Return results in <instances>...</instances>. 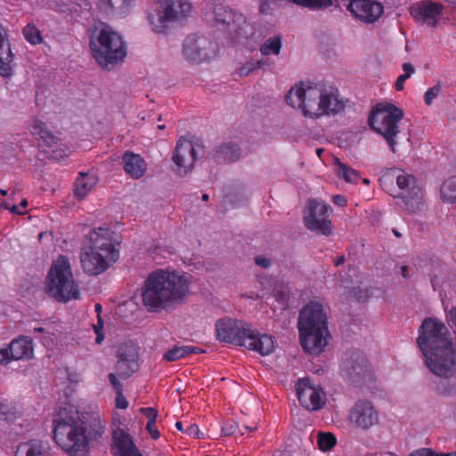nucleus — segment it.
I'll use <instances>...</instances> for the list:
<instances>
[{"mask_svg":"<svg viewBox=\"0 0 456 456\" xmlns=\"http://www.w3.org/2000/svg\"><path fill=\"white\" fill-rule=\"evenodd\" d=\"M80 262L84 273L94 276L104 273L115 263L86 245L82 247Z\"/></svg>","mask_w":456,"mask_h":456,"instance_id":"nucleus-19","label":"nucleus"},{"mask_svg":"<svg viewBox=\"0 0 456 456\" xmlns=\"http://www.w3.org/2000/svg\"><path fill=\"white\" fill-rule=\"evenodd\" d=\"M344 370L352 379L364 375L368 369V362L364 354L359 350L350 352L349 357L345 359Z\"/></svg>","mask_w":456,"mask_h":456,"instance_id":"nucleus-27","label":"nucleus"},{"mask_svg":"<svg viewBox=\"0 0 456 456\" xmlns=\"http://www.w3.org/2000/svg\"><path fill=\"white\" fill-rule=\"evenodd\" d=\"M15 415L14 408L5 401H0V419H12Z\"/></svg>","mask_w":456,"mask_h":456,"instance_id":"nucleus-43","label":"nucleus"},{"mask_svg":"<svg viewBox=\"0 0 456 456\" xmlns=\"http://www.w3.org/2000/svg\"><path fill=\"white\" fill-rule=\"evenodd\" d=\"M11 212L13 213V214H17V215H22L23 214V211L20 210L19 207L18 206H12L11 208H10Z\"/></svg>","mask_w":456,"mask_h":456,"instance_id":"nucleus-60","label":"nucleus"},{"mask_svg":"<svg viewBox=\"0 0 456 456\" xmlns=\"http://www.w3.org/2000/svg\"><path fill=\"white\" fill-rule=\"evenodd\" d=\"M409 456H456V452L438 453L429 448H420L411 452Z\"/></svg>","mask_w":456,"mask_h":456,"instance_id":"nucleus-44","label":"nucleus"},{"mask_svg":"<svg viewBox=\"0 0 456 456\" xmlns=\"http://www.w3.org/2000/svg\"><path fill=\"white\" fill-rule=\"evenodd\" d=\"M112 436L117 456H142L132 436L126 430L117 428L113 430Z\"/></svg>","mask_w":456,"mask_h":456,"instance_id":"nucleus-24","label":"nucleus"},{"mask_svg":"<svg viewBox=\"0 0 456 456\" xmlns=\"http://www.w3.org/2000/svg\"><path fill=\"white\" fill-rule=\"evenodd\" d=\"M45 289L59 302L79 299V287L74 281L70 263L66 256H59L53 262L46 278Z\"/></svg>","mask_w":456,"mask_h":456,"instance_id":"nucleus-7","label":"nucleus"},{"mask_svg":"<svg viewBox=\"0 0 456 456\" xmlns=\"http://www.w3.org/2000/svg\"><path fill=\"white\" fill-rule=\"evenodd\" d=\"M285 99L289 105L313 118L335 116L346 108V100L337 87L320 83L301 82L289 89Z\"/></svg>","mask_w":456,"mask_h":456,"instance_id":"nucleus-2","label":"nucleus"},{"mask_svg":"<svg viewBox=\"0 0 456 456\" xmlns=\"http://www.w3.org/2000/svg\"><path fill=\"white\" fill-rule=\"evenodd\" d=\"M116 407L118 409H126L128 407V402L126 399V397L123 395L122 391L121 392H116Z\"/></svg>","mask_w":456,"mask_h":456,"instance_id":"nucleus-49","label":"nucleus"},{"mask_svg":"<svg viewBox=\"0 0 456 456\" xmlns=\"http://www.w3.org/2000/svg\"><path fill=\"white\" fill-rule=\"evenodd\" d=\"M138 364L133 354L118 352L116 369L122 378H128L137 370Z\"/></svg>","mask_w":456,"mask_h":456,"instance_id":"nucleus-33","label":"nucleus"},{"mask_svg":"<svg viewBox=\"0 0 456 456\" xmlns=\"http://www.w3.org/2000/svg\"><path fill=\"white\" fill-rule=\"evenodd\" d=\"M22 35L25 40L33 45H40L44 42L42 32L38 27L33 23H28L22 29Z\"/></svg>","mask_w":456,"mask_h":456,"instance_id":"nucleus-36","label":"nucleus"},{"mask_svg":"<svg viewBox=\"0 0 456 456\" xmlns=\"http://www.w3.org/2000/svg\"><path fill=\"white\" fill-rule=\"evenodd\" d=\"M403 69L404 71V74L403 75L406 76L407 78H409L415 71L414 67L409 62H405L403 64Z\"/></svg>","mask_w":456,"mask_h":456,"instance_id":"nucleus-56","label":"nucleus"},{"mask_svg":"<svg viewBox=\"0 0 456 456\" xmlns=\"http://www.w3.org/2000/svg\"><path fill=\"white\" fill-rule=\"evenodd\" d=\"M89 47L94 59L104 69L113 67L126 55L122 37L103 22L95 23L90 28Z\"/></svg>","mask_w":456,"mask_h":456,"instance_id":"nucleus-6","label":"nucleus"},{"mask_svg":"<svg viewBox=\"0 0 456 456\" xmlns=\"http://www.w3.org/2000/svg\"><path fill=\"white\" fill-rule=\"evenodd\" d=\"M403 111L392 103L377 104L369 116L372 130L381 134L393 152H395L396 137L400 134L399 122Z\"/></svg>","mask_w":456,"mask_h":456,"instance_id":"nucleus-8","label":"nucleus"},{"mask_svg":"<svg viewBox=\"0 0 456 456\" xmlns=\"http://www.w3.org/2000/svg\"><path fill=\"white\" fill-rule=\"evenodd\" d=\"M30 133L39 142V145L41 147H48L52 149V157L53 159H59L66 156L64 151L61 150L60 152H58V151L53 149L57 147L59 138L50 130H48L46 125L44 122L35 118L30 126Z\"/></svg>","mask_w":456,"mask_h":456,"instance_id":"nucleus-21","label":"nucleus"},{"mask_svg":"<svg viewBox=\"0 0 456 456\" xmlns=\"http://www.w3.org/2000/svg\"><path fill=\"white\" fill-rule=\"evenodd\" d=\"M281 49V37L275 36L269 37L260 47V53L263 55L275 54L278 55Z\"/></svg>","mask_w":456,"mask_h":456,"instance_id":"nucleus-37","label":"nucleus"},{"mask_svg":"<svg viewBox=\"0 0 456 456\" xmlns=\"http://www.w3.org/2000/svg\"><path fill=\"white\" fill-rule=\"evenodd\" d=\"M109 381L115 389L116 392H121L122 384L118 381L117 376L114 373H110L108 376Z\"/></svg>","mask_w":456,"mask_h":456,"instance_id":"nucleus-51","label":"nucleus"},{"mask_svg":"<svg viewBox=\"0 0 456 456\" xmlns=\"http://www.w3.org/2000/svg\"><path fill=\"white\" fill-rule=\"evenodd\" d=\"M205 353V350L195 346H174L163 354V360L171 362L184 358L191 354H200Z\"/></svg>","mask_w":456,"mask_h":456,"instance_id":"nucleus-31","label":"nucleus"},{"mask_svg":"<svg viewBox=\"0 0 456 456\" xmlns=\"http://www.w3.org/2000/svg\"><path fill=\"white\" fill-rule=\"evenodd\" d=\"M102 12L117 16L127 14L132 8V0H98Z\"/></svg>","mask_w":456,"mask_h":456,"instance_id":"nucleus-29","label":"nucleus"},{"mask_svg":"<svg viewBox=\"0 0 456 456\" xmlns=\"http://www.w3.org/2000/svg\"><path fill=\"white\" fill-rule=\"evenodd\" d=\"M345 261H346L345 256H339L334 259L333 263L336 266H339V265H343L345 263Z\"/></svg>","mask_w":456,"mask_h":456,"instance_id":"nucleus-59","label":"nucleus"},{"mask_svg":"<svg viewBox=\"0 0 456 456\" xmlns=\"http://www.w3.org/2000/svg\"><path fill=\"white\" fill-rule=\"evenodd\" d=\"M335 171L338 176L345 180L346 183H357L361 176L358 171L346 166L338 159L335 160Z\"/></svg>","mask_w":456,"mask_h":456,"instance_id":"nucleus-35","label":"nucleus"},{"mask_svg":"<svg viewBox=\"0 0 456 456\" xmlns=\"http://www.w3.org/2000/svg\"><path fill=\"white\" fill-rule=\"evenodd\" d=\"M408 78L406 77V76H403V74L400 75L396 81H395V88L396 91H402L404 87V82L407 80Z\"/></svg>","mask_w":456,"mask_h":456,"instance_id":"nucleus-55","label":"nucleus"},{"mask_svg":"<svg viewBox=\"0 0 456 456\" xmlns=\"http://www.w3.org/2000/svg\"><path fill=\"white\" fill-rule=\"evenodd\" d=\"M204 153L205 147L200 138L194 135L180 137L172 156L176 172L180 175H187Z\"/></svg>","mask_w":456,"mask_h":456,"instance_id":"nucleus-11","label":"nucleus"},{"mask_svg":"<svg viewBox=\"0 0 456 456\" xmlns=\"http://www.w3.org/2000/svg\"><path fill=\"white\" fill-rule=\"evenodd\" d=\"M442 92V84L438 82L433 87H430L427 90L424 94V102L427 105L430 106L433 104L434 100Z\"/></svg>","mask_w":456,"mask_h":456,"instance_id":"nucleus-41","label":"nucleus"},{"mask_svg":"<svg viewBox=\"0 0 456 456\" xmlns=\"http://www.w3.org/2000/svg\"><path fill=\"white\" fill-rule=\"evenodd\" d=\"M245 200H246V198L244 196H241L239 199V201L235 202V201H233V200L232 199V195L230 194V200H229L230 207H232V208L239 207L240 205H241L245 201Z\"/></svg>","mask_w":456,"mask_h":456,"instance_id":"nucleus-58","label":"nucleus"},{"mask_svg":"<svg viewBox=\"0 0 456 456\" xmlns=\"http://www.w3.org/2000/svg\"><path fill=\"white\" fill-rule=\"evenodd\" d=\"M255 263L256 265L263 267V268H268L271 266V260L269 258L264 257V256H256L255 257Z\"/></svg>","mask_w":456,"mask_h":456,"instance_id":"nucleus-52","label":"nucleus"},{"mask_svg":"<svg viewBox=\"0 0 456 456\" xmlns=\"http://www.w3.org/2000/svg\"><path fill=\"white\" fill-rule=\"evenodd\" d=\"M401 272H402L403 277H404V278L408 277V275H409V269H408V267L406 265H403L401 267Z\"/></svg>","mask_w":456,"mask_h":456,"instance_id":"nucleus-61","label":"nucleus"},{"mask_svg":"<svg viewBox=\"0 0 456 456\" xmlns=\"http://www.w3.org/2000/svg\"><path fill=\"white\" fill-rule=\"evenodd\" d=\"M94 330L96 334L95 342L100 344L104 339V332H103V321L101 317L98 318L97 323L94 325Z\"/></svg>","mask_w":456,"mask_h":456,"instance_id":"nucleus-46","label":"nucleus"},{"mask_svg":"<svg viewBox=\"0 0 456 456\" xmlns=\"http://www.w3.org/2000/svg\"><path fill=\"white\" fill-rule=\"evenodd\" d=\"M79 425L85 428L87 443L102 436L105 429V421L98 413H86L79 415Z\"/></svg>","mask_w":456,"mask_h":456,"instance_id":"nucleus-26","label":"nucleus"},{"mask_svg":"<svg viewBox=\"0 0 456 456\" xmlns=\"http://www.w3.org/2000/svg\"><path fill=\"white\" fill-rule=\"evenodd\" d=\"M241 156V149L237 144L230 142V161L238 160Z\"/></svg>","mask_w":456,"mask_h":456,"instance_id":"nucleus-48","label":"nucleus"},{"mask_svg":"<svg viewBox=\"0 0 456 456\" xmlns=\"http://www.w3.org/2000/svg\"><path fill=\"white\" fill-rule=\"evenodd\" d=\"M190 281L179 272L161 269L151 273L142 288V300L151 313H157L167 305L180 302L189 292Z\"/></svg>","mask_w":456,"mask_h":456,"instance_id":"nucleus-3","label":"nucleus"},{"mask_svg":"<svg viewBox=\"0 0 456 456\" xmlns=\"http://www.w3.org/2000/svg\"><path fill=\"white\" fill-rule=\"evenodd\" d=\"M253 34V28L242 13L230 10V39L240 41Z\"/></svg>","mask_w":456,"mask_h":456,"instance_id":"nucleus-25","label":"nucleus"},{"mask_svg":"<svg viewBox=\"0 0 456 456\" xmlns=\"http://www.w3.org/2000/svg\"><path fill=\"white\" fill-rule=\"evenodd\" d=\"M125 172L134 179L142 177L147 171V164L144 159L132 151H126L122 157Z\"/></svg>","mask_w":456,"mask_h":456,"instance_id":"nucleus-28","label":"nucleus"},{"mask_svg":"<svg viewBox=\"0 0 456 456\" xmlns=\"http://www.w3.org/2000/svg\"><path fill=\"white\" fill-rule=\"evenodd\" d=\"M53 439L69 456H83L88 451L85 428L73 406L60 408L53 417Z\"/></svg>","mask_w":456,"mask_h":456,"instance_id":"nucleus-5","label":"nucleus"},{"mask_svg":"<svg viewBox=\"0 0 456 456\" xmlns=\"http://www.w3.org/2000/svg\"><path fill=\"white\" fill-rule=\"evenodd\" d=\"M34 358L33 339L28 336L13 338L5 347L0 349V363L7 365L13 361H29Z\"/></svg>","mask_w":456,"mask_h":456,"instance_id":"nucleus-16","label":"nucleus"},{"mask_svg":"<svg viewBox=\"0 0 456 456\" xmlns=\"http://www.w3.org/2000/svg\"><path fill=\"white\" fill-rule=\"evenodd\" d=\"M34 332L43 333L45 332V329L43 327H36L34 328Z\"/></svg>","mask_w":456,"mask_h":456,"instance_id":"nucleus-64","label":"nucleus"},{"mask_svg":"<svg viewBox=\"0 0 456 456\" xmlns=\"http://www.w3.org/2000/svg\"><path fill=\"white\" fill-rule=\"evenodd\" d=\"M75 180L74 192L79 198H85L96 183V178L89 174L80 173Z\"/></svg>","mask_w":456,"mask_h":456,"instance_id":"nucleus-34","label":"nucleus"},{"mask_svg":"<svg viewBox=\"0 0 456 456\" xmlns=\"http://www.w3.org/2000/svg\"><path fill=\"white\" fill-rule=\"evenodd\" d=\"M230 344L244 346L265 356L276 347V340L269 334H260L251 325L239 320L230 319Z\"/></svg>","mask_w":456,"mask_h":456,"instance_id":"nucleus-9","label":"nucleus"},{"mask_svg":"<svg viewBox=\"0 0 456 456\" xmlns=\"http://www.w3.org/2000/svg\"><path fill=\"white\" fill-rule=\"evenodd\" d=\"M347 10L365 23H374L384 12L382 4L372 0H352L347 5Z\"/></svg>","mask_w":456,"mask_h":456,"instance_id":"nucleus-18","label":"nucleus"},{"mask_svg":"<svg viewBox=\"0 0 456 456\" xmlns=\"http://www.w3.org/2000/svg\"><path fill=\"white\" fill-rule=\"evenodd\" d=\"M262 66V61H247L239 70L240 77H248L254 70L260 69Z\"/></svg>","mask_w":456,"mask_h":456,"instance_id":"nucleus-42","label":"nucleus"},{"mask_svg":"<svg viewBox=\"0 0 456 456\" xmlns=\"http://www.w3.org/2000/svg\"><path fill=\"white\" fill-rule=\"evenodd\" d=\"M145 428L152 439L157 440L160 437V432L156 427V422H147Z\"/></svg>","mask_w":456,"mask_h":456,"instance_id":"nucleus-47","label":"nucleus"},{"mask_svg":"<svg viewBox=\"0 0 456 456\" xmlns=\"http://www.w3.org/2000/svg\"><path fill=\"white\" fill-rule=\"evenodd\" d=\"M307 215L304 217L305 226L312 232L330 235L332 232L329 219L332 209L330 205L311 199L306 204Z\"/></svg>","mask_w":456,"mask_h":456,"instance_id":"nucleus-14","label":"nucleus"},{"mask_svg":"<svg viewBox=\"0 0 456 456\" xmlns=\"http://www.w3.org/2000/svg\"><path fill=\"white\" fill-rule=\"evenodd\" d=\"M297 399L308 411L322 409L326 402V395L320 385H314L310 379H299L296 383Z\"/></svg>","mask_w":456,"mask_h":456,"instance_id":"nucleus-15","label":"nucleus"},{"mask_svg":"<svg viewBox=\"0 0 456 456\" xmlns=\"http://www.w3.org/2000/svg\"><path fill=\"white\" fill-rule=\"evenodd\" d=\"M30 133L39 142V145L41 147H48L52 149V157L53 159H59L66 156L64 151L61 150L60 152H58V151L53 149L57 147L59 138L50 130H48L46 125L44 122L35 118L30 126Z\"/></svg>","mask_w":456,"mask_h":456,"instance_id":"nucleus-22","label":"nucleus"},{"mask_svg":"<svg viewBox=\"0 0 456 456\" xmlns=\"http://www.w3.org/2000/svg\"><path fill=\"white\" fill-rule=\"evenodd\" d=\"M228 156V142H222L218 145H216L211 152V158L216 163H224Z\"/></svg>","mask_w":456,"mask_h":456,"instance_id":"nucleus-39","label":"nucleus"},{"mask_svg":"<svg viewBox=\"0 0 456 456\" xmlns=\"http://www.w3.org/2000/svg\"><path fill=\"white\" fill-rule=\"evenodd\" d=\"M175 426L176 429L184 432V430L183 428V423L181 421H176Z\"/></svg>","mask_w":456,"mask_h":456,"instance_id":"nucleus-63","label":"nucleus"},{"mask_svg":"<svg viewBox=\"0 0 456 456\" xmlns=\"http://www.w3.org/2000/svg\"><path fill=\"white\" fill-rule=\"evenodd\" d=\"M159 7L149 12L147 20L151 29L157 34H166L170 24L185 20L191 12L188 0H157Z\"/></svg>","mask_w":456,"mask_h":456,"instance_id":"nucleus-10","label":"nucleus"},{"mask_svg":"<svg viewBox=\"0 0 456 456\" xmlns=\"http://www.w3.org/2000/svg\"><path fill=\"white\" fill-rule=\"evenodd\" d=\"M140 411L147 418V419H148L147 422H156L157 421L159 412L155 408H153V407L141 408Z\"/></svg>","mask_w":456,"mask_h":456,"instance_id":"nucleus-45","label":"nucleus"},{"mask_svg":"<svg viewBox=\"0 0 456 456\" xmlns=\"http://www.w3.org/2000/svg\"><path fill=\"white\" fill-rule=\"evenodd\" d=\"M350 420L362 429H368L379 422V413L369 401H358L350 411Z\"/></svg>","mask_w":456,"mask_h":456,"instance_id":"nucleus-20","label":"nucleus"},{"mask_svg":"<svg viewBox=\"0 0 456 456\" xmlns=\"http://www.w3.org/2000/svg\"><path fill=\"white\" fill-rule=\"evenodd\" d=\"M210 20L216 28H226L227 8L225 0H212L208 5Z\"/></svg>","mask_w":456,"mask_h":456,"instance_id":"nucleus-30","label":"nucleus"},{"mask_svg":"<svg viewBox=\"0 0 456 456\" xmlns=\"http://www.w3.org/2000/svg\"><path fill=\"white\" fill-rule=\"evenodd\" d=\"M216 338L220 341L228 342V321L220 319L216 323Z\"/></svg>","mask_w":456,"mask_h":456,"instance_id":"nucleus-40","label":"nucleus"},{"mask_svg":"<svg viewBox=\"0 0 456 456\" xmlns=\"http://www.w3.org/2000/svg\"><path fill=\"white\" fill-rule=\"evenodd\" d=\"M114 236L115 232L108 227L94 228L86 236V246L116 263L119 258V243Z\"/></svg>","mask_w":456,"mask_h":456,"instance_id":"nucleus-13","label":"nucleus"},{"mask_svg":"<svg viewBox=\"0 0 456 456\" xmlns=\"http://www.w3.org/2000/svg\"><path fill=\"white\" fill-rule=\"evenodd\" d=\"M212 43L204 37L188 36L183 46V56L189 61L200 63L211 58L214 50Z\"/></svg>","mask_w":456,"mask_h":456,"instance_id":"nucleus-17","label":"nucleus"},{"mask_svg":"<svg viewBox=\"0 0 456 456\" xmlns=\"http://www.w3.org/2000/svg\"><path fill=\"white\" fill-rule=\"evenodd\" d=\"M396 184L402 191L399 195H394L397 199L396 205L408 213L413 214L419 211L424 206L423 191L418 184L417 179L404 171H398Z\"/></svg>","mask_w":456,"mask_h":456,"instance_id":"nucleus-12","label":"nucleus"},{"mask_svg":"<svg viewBox=\"0 0 456 456\" xmlns=\"http://www.w3.org/2000/svg\"><path fill=\"white\" fill-rule=\"evenodd\" d=\"M15 456H51L45 444L38 440L20 443L15 452Z\"/></svg>","mask_w":456,"mask_h":456,"instance_id":"nucleus-32","label":"nucleus"},{"mask_svg":"<svg viewBox=\"0 0 456 456\" xmlns=\"http://www.w3.org/2000/svg\"><path fill=\"white\" fill-rule=\"evenodd\" d=\"M332 202L337 206L345 207L347 203V200L345 196L338 194L333 196Z\"/></svg>","mask_w":456,"mask_h":456,"instance_id":"nucleus-54","label":"nucleus"},{"mask_svg":"<svg viewBox=\"0 0 456 456\" xmlns=\"http://www.w3.org/2000/svg\"><path fill=\"white\" fill-rule=\"evenodd\" d=\"M439 393L445 395H454L456 394V387H450V388H440L438 387Z\"/></svg>","mask_w":456,"mask_h":456,"instance_id":"nucleus-57","label":"nucleus"},{"mask_svg":"<svg viewBox=\"0 0 456 456\" xmlns=\"http://www.w3.org/2000/svg\"><path fill=\"white\" fill-rule=\"evenodd\" d=\"M184 433L193 438H199L200 430L197 425L191 424L186 428V429L184 430Z\"/></svg>","mask_w":456,"mask_h":456,"instance_id":"nucleus-50","label":"nucleus"},{"mask_svg":"<svg viewBox=\"0 0 456 456\" xmlns=\"http://www.w3.org/2000/svg\"><path fill=\"white\" fill-rule=\"evenodd\" d=\"M337 444V438L332 433L320 432L317 436V444L321 451L327 452Z\"/></svg>","mask_w":456,"mask_h":456,"instance_id":"nucleus-38","label":"nucleus"},{"mask_svg":"<svg viewBox=\"0 0 456 456\" xmlns=\"http://www.w3.org/2000/svg\"><path fill=\"white\" fill-rule=\"evenodd\" d=\"M94 310L98 314V318L100 317V314L102 312V305L100 304H95Z\"/></svg>","mask_w":456,"mask_h":456,"instance_id":"nucleus-62","label":"nucleus"},{"mask_svg":"<svg viewBox=\"0 0 456 456\" xmlns=\"http://www.w3.org/2000/svg\"><path fill=\"white\" fill-rule=\"evenodd\" d=\"M443 6L432 1H423L411 8V15L417 22L435 27L442 14Z\"/></svg>","mask_w":456,"mask_h":456,"instance_id":"nucleus-23","label":"nucleus"},{"mask_svg":"<svg viewBox=\"0 0 456 456\" xmlns=\"http://www.w3.org/2000/svg\"><path fill=\"white\" fill-rule=\"evenodd\" d=\"M417 343L431 372L445 379L456 373V348L443 322L426 318L419 327Z\"/></svg>","mask_w":456,"mask_h":456,"instance_id":"nucleus-1","label":"nucleus"},{"mask_svg":"<svg viewBox=\"0 0 456 456\" xmlns=\"http://www.w3.org/2000/svg\"><path fill=\"white\" fill-rule=\"evenodd\" d=\"M297 329L300 345L312 354H320L328 345L330 338L327 324V315L322 305L310 301L299 313Z\"/></svg>","mask_w":456,"mask_h":456,"instance_id":"nucleus-4","label":"nucleus"},{"mask_svg":"<svg viewBox=\"0 0 456 456\" xmlns=\"http://www.w3.org/2000/svg\"><path fill=\"white\" fill-rule=\"evenodd\" d=\"M271 3L269 0H265L261 3L259 11L263 14H271L272 13Z\"/></svg>","mask_w":456,"mask_h":456,"instance_id":"nucleus-53","label":"nucleus"}]
</instances>
